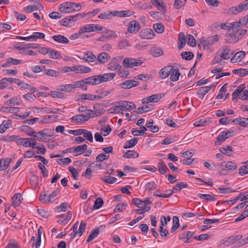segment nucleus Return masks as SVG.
Listing matches in <instances>:
<instances>
[{
  "label": "nucleus",
  "mask_w": 248,
  "mask_h": 248,
  "mask_svg": "<svg viewBox=\"0 0 248 248\" xmlns=\"http://www.w3.org/2000/svg\"><path fill=\"white\" fill-rule=\"evenodd\" d=\"M142 63V61L132 58L124 59L123 62L124 67L131 68L141 65Z\"/></svg>",
  "instance_id": "f257e3e1"
},
{
  "label": "nucleus",
  "mask_w": 248,
  "mask_h": 248,
  "mask_svg": "<svg viewBox=\"0 0 248 248\" xmlns=\"http://www.w3.org/2000/svg\"><path fill=\"white\" fill-rule=\"evenodd\" d=\"M247 9H248V4H242L232 7L228 10L227 14L229 15H236Z\"/></svg>",
  "instance_id": "f03ea898"
},
{
  "label": "nucleus",
  "mask_w": 248,
  "mask_h": 248,
  "mask_svg": "<svg viewBox=\"0 0 248 248\" xmlns=\"http://www.w3.org/2000/svg\"><path fill=\"white\" fill-rule=\"evenodd\" d=\"M81 29L83 33H85L101 31L103 28L98 24H90L82 27Z\"/></svg>",
  "instance_id": "7ed1b4c3"
},
{
  "label": "nucleus",
  "mask_w": 248,
  "mask_h": 248,
  "mask_svg": "<svg viewBox=\"0 0 248 248\" xmlns=\"http://www.w3.org/2000/svg\"><path fill=\"white\" fill-rule=\"evenodd\" d=\"M140 25L137 20H132L129 23L127 28V31L131 33H136L140 29Z\"/></svg>",
  "instance_id": "20e7f679"
},
{
  "label": "nucleus",
  "mask_w": 248,
  "mask_h": 248,
  "mask_svg": "<svg viewBox=\"0 0 248 248\" xmlns=\"http://www.w3.org/2000/svg\"><path fill=\"white\" fill-rule=\"evenodd\" d=\"M59 10L64 13H72V2H64L61 3L59 7Z\"/></svg>",
  "instance_id": "39448f33"
},
{
  "label": "nucleus",
  "mask_w": 248,
  "mask_h": 248,
  "mask_svg": "<svg viewBox=\"0 0 248 248\" xmlns=\"http://www.w3.org/2000/svg\"><path fill=\"white\" fill-rule=\"evenodd\" d=\"M140 36L143 39H151L155 36L153 30L150 28H146L142 30L140 32Z\"/></svg>",
  "instance_id": "423d86ee"
},
{
  "label": "nucleus",
  "mask_w": 248,
  "mask_h": 248,
  "mask_svg": "<svg viewBox=\"0 0 248 248\" xmlns=\"http://www.w3.org/2000/svg\"><path fill=\"white\" fill-rule=\"evenodd\" d=\"M150 2L154 6L156 7L158 10H161L164 12L167 11V6L162 0H151Z\"/></svg>",
  "instance_id": "0eeeda50"
},
{
  "label": "nucleus",
  "mask_w": 248,
  "mask_h": 248,
  "mask_svg": "<svg viewBox=\"0 0 248 248\" xmlns=\"http://www.w3.org/2000/svg\"><path fill=\"white\" fill-rule=\"evenodd\" d=\"M242 235L240 234L231 236L228 238V239L224 243V244L226 246H228L231 244H235V246L237 247L236 244L237 243V242L242 239Z\"/></svg>",
  "instance_id": "6e6552de"
},
{
  "label": "nucleus",
  "mask_w": 248,
  "mask_h": 248,
  "mask_svg": "<svg viewBox=\"0 0 248 248\" xmlns=\"http://www.w3.org/2000/svg\"><path fill=\"white\" fill-rule=\"evenodd\" d=\"M172 68L173 66L171 65H169L162 68L159 72L160 78L162 79H165L168 77L170 75Z\"/></svg>",
  "instance_id": "1a4fd4ad"
},
{
  "label": "nucleus",
  "mask_w": 248,
  "mask_h": 248,
  "mask_svg": "<svg viewBox=\"0 0 248 248\" xmlns=\"http://www.w3.org/2000/svg\"><path fill=\"white\" fill-rule=\"evenodd\" d=\"M110 59V56L106 52L99 53L96 57V60L100 63H105Z\"/></svg>",
  "instance_id": "9d476101"
},
{
  "label": "nucleus",
  "mask_w": 248,
  "mask_h": 248,
  "mask_svg": "<svg viewBox=\"0 0 248 248\" xmlns=\"http://www.w3.org/2000/svg\"><path fill=\"white\" fill-rule=\"evenodd\" d=\"M232 123L238 124L242 127H248V118L238 117L232 120Z\"/></svg>",
  "instance_id": "9b49d317"
},
{
  "label": "nucleus",
  "mask_w": 248,
  "mask_h": 248,
  "mask_svg": "<svg viewBox=\"0 0 248 248\" xmlns=\"http://www.w3.org/2000/svg\"><path fill=\"white\" fill-rule=\"evenodd\" d=\"M220 165L223 170H234L237 168L236 164L232 161L222 162Z\"/></svg>",
  "instance_id": "f8f14e48"
},
{
  "label": "nucleus",
  "mask_w": 248,
  "mask_h": 248,
  "mask_svg": "<svg viewBox=\"0 0 248 248\" xmlns=\"http://www.w3.org/2000/svg\"><path fill=\"white\" fill-rule=\"evenodd\" d=\"M134 14V12H131L129 10L126 11H114L113 15L114 16L119 17H129L132 16Z\"/></svg>",
  "instance_id": "ddd939ff"
},
{
  "label": "nucleus",
  "mask_w": 248,
  "mask_h": 248,
  "mask_svg": "<svg viewBox=\"0 0 248 248\" xmlns=\"http://www.w3.org/2000/svg\"><path fill=\"white\" fill-rule=\"evenodd\" d=\"M120 60V59L119 58L112 59L111 61L108 63V68L111 70L118 69L119 68H121V66L119 64Z\"/></svg>",
  "instance_id": "4468645a"
},
{
  "label": "nucleus",
  "mask_w": 248,
  "mask_h": 248,
  "mask_svg": "<svg viewBox=\"0 0 248 248\" xmlns=\"http://www.w3.org/2000/svg\"><path fill=\"white\" fill-rule=\"evenodd\" d=\"M211 89V86H203L200 88L197 91L198 96L203 99L204 95Z\"/></svg>",
  "instance_id": "2eb2a0df"
},
{
  "label": "nucleus",
  "mask_w": 248,
  "mask_h": 248,
  "mask_svg": "<svg viewBox=\"0 0 248 248\" xmlns=\"http://www.w3.org/2000/svg\"><path fill=\"white\" fill-rule=\"evenodd\" d=\"M22 195L18 193L14 195L12 198V205L16 207H18L21 203Z\"/></svg>",
  "instance_id": "dca6fc26"
},
{
  "label": "nucleus",
  "mask_w": 248,
  "mask_h": 248,
  "mask_svg": "<svg viewBox=\"0 0 248 248\" xmlns=\"http://www.w3.org/2000/svg\"><path fill=\"white\" fill-rule=\"evenodd\" d=\"M85 81L84 79H83L73 83V89L81 88L83 91H86L87 90V86H86Z\"/></svg>",
  "instance_id": "f3484780"
},
{
  "label": "nucleus",
  "mask_w": 248,
  "mask_h": 248,
  "mask_svg": "<svg viewBox=\"0 0 248 248\" xmlns=\"http://www.w3.org/2000/svg\"><path fill=\"white\" fill-rule=\"evenodd\" d=\"M57 90L58 91L70 93L73 90L72 84H63L57 86Z\"/></svg>",
  "instance_id": "a211bd4d"
},
{
  "label": "nucleus",
  "mask_w": 248,
  "mask_h": 248,
  "mask_svg": "<svg viewBox=\"0 0 248 248\" xmlns=\"http://www.w3.org/2000/svg\"><path fill=\"white\" fill-rule=\"evenodd\" d=\"M21 61L19 60L14 59L13 58H9L6 62L2 64V67H7L10 66L12 64L17 65L21 63Z\"/></svg>",
  "instance_id": "6ab92c4d"
},
{
  "label": "nucleus",
  "mask_w": 248,
  "mask_h": 248,
  "mask_svg": "<svg viewBox=\"0 0 248 248\" xmlns=\"http://www.w3.org/2000/svg\"><path fill=\"white\" fill-rule=\"evenodd\" d=\"M138 140V138H134L130 140L126 141L124 145V148L127 149L135 146L137 144Z\"/></svg>",
  "instance_id": "aec40b11"
},
{
  "label": "nucleus",
  "mask_w": 248,
  "mask_h": 248,
  "mask_svg": "<svg viewBox=\"0 0 248 248\" xmlns=\"http://www.w3.org/2000/svg\"><path fill=\"white\" fill-rule=\"evenodd\" d=\"M52 39L60 43L67 44L69 42L68 39L62 35H55L52 36Z\"/></svg>",
  "instance_id": "412c9836"
},
{
  "label": "nucleus",
  "mask_w": 248,
  "mask_h": 248,
  "mask_svg": "<svg viewBox=\"0 0 248 248\" xmlns=\"http://www.w3.org/2000/svg\"><path fill=\"white\" fill-rule=\"evenodd\" d=\"M158 170L159 172L162 174H165L167 170H168V168L165 165L163 160L161 159L157 164Z\"/></svg>",
  "instance_id": "4be33fe9"
},
{
  "label": "nucleus",
  "mask_w": 248,
  "mask_h": 248,
  "mask_svg": "<svg viewBox=\"0 0 248 248\" xmlns=\"http://www.w3.org/2000/svg\"><path fill=\"white\" fill-rule=\"evenodd\" d=\"M89 37V35L84 34L81 28L78 30V32L72 34L69 38L71 40H74L78 38H84Z\"/></svg>",
  "instance_id": "5701e85b"
},
{
  "label": "nucleus",
  "mask_w": 248,
  "mask_h": 248,
  "mask_svg": "<svg viewBox=\"0 0 248 248\" xmlns=\"http://www.w3.org/2000/svg\"><path fill=\"white\" fill-rule=\"evenodd\" d=\"M87 148L88 146L85 144L81 145H78L74 148L73 150V152L77 153L78 154L75 155V156H78V155H81L82 153H85V151L86 150V148Z\"/></svg>",
  "instance_id": "b1692460"
},
{
  "label": "nucleus",
  "mask_w": 248,
  "mask_h": 248,
  "mask_svg": "<svg viewBox=\"0 0 248 248\" xmlns=\"http://www.w3.org/2000/svg\"><path fill=\"white\" fill-rule=\"evenodd\" d=\"M99 233V228L98 227H96L92 231L91 234L88 237L86 240L87 242L89 243L90 241H92L94 238H95L96 237H97Z\"/></svg>",
  "instance_id": "393cba45"
},
{
  "label": "nucleus",
  "mask_w": 248,
  "mask_h": 248,
  "mask_svg": "<svg viewBox=\"0 0 248 248\" xmlns=\"http://www.w3.org/2000/svg\"><path fill=\"white\" fill-rule=\"evenodd\" d=\"M231 49L229 46H225L222 48V52L220 55V57L224 60H228L230 58V54Z\"/></svg>",
  "instance_id": "a878e982"
},
{
  "label": "nucleus",
  "mask_w": 248,
  "mask_h": 248,
  "mask_svg": "<svg viewBox=\"0 0 248 248\" xmlns=\"http://www.w3.org/2000/svg\"><path fill=\"white\" fill-rule=\"evenodd\" d=\"M180 75L179 69L178 68H174L173 67L172 70L170 74V79L172 81H176L178 80Z\"/></svg>",
  "instance_id": "bb28decb"
},
{
  "label": "nucleus",
  "mask_w": 248,
  "mask_h": 248,
  "mask_svg": "<svg viewBox=\"0 0 248 248\" xmlns=\"http://www.w3.org/2000/svg\"><path fill=\"white\" fill-rule=\"evenodd\" d=\"M153 109V105H144L138 108L137 113L139 114H141L144 112H147Z\"/></svg>",
  "instance_id": "cd10ccee"
},
{
  "label": "nucleus",
  "mask_w": 248,
  "mask_h": 248,
  "mask_svg": "<svg viewBox=\"0 0 248 248\" xmlns=\"http://www.w3.org/2000/svg\"><path fill=\"white\" fill-rule=\"evenodd\" d=\"M225 136H226V134L223 133V132H221L220 133V134L217 137V140L214 143V145L217 146L220 145L224 141H225L227 140L226 137H225Z\"/></svg>",
  "instance_id": "c85d7f7f"
},
{
  "label": "nucleus",
  "mask_w": 248,
  "mask_h": 248,
  "mask_svg": "<svg viewBox=\"0 0 248 248\" xmlns=\"http://www.w3.org/2000/svg\"><path fill=\"white\" fill-rule=\"evenodd\" d=\"M245 85L244 84L240 85L232 94V100L233 101L235 99L238 95L244 90Z\"/></svg>",
  "instance_id": "c756f323"
},
{
  "label": "nucleus",
  "mask_w": 248,
  "mask_h": 248,
  "mask_svg": "<svg viewBox=\"0 0 248 248\" xmlns=\"http://www.w3.org/2000/svg\"><path fill=\"white\" fill-rule=\"evenodd\" d=\"M225 40L228 43H235L238 42L233 32L231 33H227L226 35Z\"/></svg>",
  "instance_id": "7c9ffc66"
},
{
  "label": "nucleus",
  "mask_w": 248,
  "mask_h": 248,
  "mask_svg": "<svg viewBox=\"0 0 248 248\" xmlns=\"http://www.w3.org/2000/svg\"><path fill=\"white\" fill-rule=\"evenodd\" d=\"M102 33L104 34L108 40L117 37V35L114 31L109 30L106 29L102 32Z\"/></svg>",
  "instance_id": "2f4dec72"
},
{
  "label": "nucleus",
  "mask_w": 248,
  "mask_h": 248,
  "mask_svg": "<svg viewBox=\"0 0 248 248\" xmlns=\"http://www.w3.org/2000/svg\"><path fill=\"white\" fill-rule=\"evenodd\" d=\"M37 44H33V43H29V44H25L23 45H20L18 46H15V47L18 49L22 50V49H25L30 48H36L37 47Z\"/></svg>",
  "instance_id": "473e14b6"
},
{
  "label": "nucleus",
  "mask_w": 248,
  "mask_h": 248,
  "mask_svg": "<svg viewBox=\"0 0 248 248\" xmlns=\"http://www.w3.org/2000/svg\"><path fill=\"white\" fill-rule=\"evenodd\" d=\"M115 73H105L101 75L102 82L111 80L115 77Z\"/></svg>",
  "instance_id": "72a5a7b5"
},
{
  "label": "nucleus",
  "mask_w": 248,
  "mask_h": 248,
  "mask_svg": "<svg viewBox=\"0 0 248 248\" xmlns=\"http://www.w3.org/2000/svg\"><path fill=\"white\" fill-rule=\"evenodd\" d=\"M11 124V121L10 120L4 121L0 125V133H4Z\"/></svg>",
  "instance_id": "f704fd0d"
},
{
  "label": "nucleus",
  "mask_w": 248,
  "mask_h": 248,
  "mask_svg": "<svg viewBox=\"0 0 248 248\" xmlns=\"http://www.w3.org/2000/svg\"><path fill=\"white\" fill-rule=\"evenodd\" d=\"M114 11H107L105 12L100 14L98 17L103 19H108L111 18L112 17L114 16L113 15Z\"/></svg>",
  "instance_id": "c9c22d12"
},
{
  "label": "nucleus",
  "mask_w": 248,
  "mask_h": 248,
  "mask_svg": "<svg viewBox=\"0 0 248 248\" xmlns=\"http://www.w3.org/2000/svg\"><path fill=\"white\" fill-rule=\"evenodd\" d=\"M139 154L133 150H128L123 155L126 158H137L139 157Z\"/></svg>",
  "instance_id": "e433bc0d"
},
{
  "label": "nucleus",
  "mask_w": 248,
  "mask_h": 248,
  "mask_svg": "<svg viewBox=\"0 0 248 248\" xmlns=\"http://www.w3.org/2000/svg\"><path fill=\"white\" fill-rule=\"evenodd\" d=\"M49 56L50 58L53 59H59L62 58L61 54L59 51H56L51 48H50Z\"/></svg>",
  "instance_id": "4c0bfd02"
},
{
  "label": "nucleus",
  "mask_w": 248,
  "mask_h": 248,
  "mask_svg": "<svg viewBox=\"0 0 248 248\" xmlns=\"http://www.w3.org/2000/svg\"><path fill=\"white\" fill-rule=\"evenodd\" d=\"M200 44L203 45L204 49H208L210 48V46L212 45V43L209 38L205 39L204 37H203L200 41Z\"/></svg>",
  "instance_id": "58836bf2"
},
{
  "label": "nucleus",
  "mask_w": 248,
  "mask_h": 248,
  "mask_svg": "<svg viewBox=\"0 0 248 248\" xmlns=\"http://www.w3.org/2000/svg\"><path fill=\"white\" fill-rule=\"evenodd\" d=\"M60 23L61 25L64 27H70L73 26V24L70 16H68L67 17L62 18L60 21Z\"/></svg>",
  "instance_id": "ea45409f"
},
{
  "label": "nucleus",
  "mask_w": 248,
  "mask_h": 248,
  "mask_svg": "<svg viewBox=\"0 0 248 248\" xmlns=\"http://www.w3.org/2000/svg\"><path fill=\"white\" fill-rule=\"evenodd\" d=\"M245 25V23H243L242 19L239 20V21L234 22L232 23V26L233 27L232 32L239 31V28L243 27Z\"/></svg>",
  "instance_id": "a19ab883"
},
{
  "label": "nucleus",
  "mask_w": 248,
  "mask_h": 248,
  "mask_svg": "<svg viewBox=\"0 0 248 248\" xmlns=\"http://www.w3.org/2000/svg\"><path fill=\"white\" fill-rule=\"evenodd\" d=\"M86 56L87 58V62H94L96 61V57L95 55L90 51H87L86 52Z\"/></svg>",
  "instance_id": "79ce46f5"
},
{
  "label": "nucleus",
  "mask_w": 248,
  "mask_h": 248,
  "mask_svg": "<svg viewBox=\"0 0 248 248\" xmlns=\"http://www.w3.org/2000/svg\"><path fill=\"white\" fill-rule=\"evenodd\" d=\"M43 134L41 131L36 132L34 138H35L36 140L40 141L46 142L47 139L45 136H46V134Z\"/></svg>",
  "instance_id": "37998d69"
},
{
  "label": "nucleus",
  "mask_w": 248,
  "mask_h": 248,
  "mask_svg": "<svg viewBox=\"0 0 248 248\" xmlns=\"http://www.w3.org/2000/svg\"><path fill=\"white\" fill-rule=\"evenodd\" d=\"M16 143L18 145H22L26 147H30V145H31L29 140L27 138H19L17 140Z\"/></svg>",
  "instance_id": "c03bdc74"
},
{
  "label": "nucleus",
  "mask_w": 248,
  "mask_h": 248,
  "mask_svg": "<svg viewBox=\"0 0 248 248\" xmlns=\"http://www.w3.org/2000/svg\"><path fill=\"white\" fill-rule=\"evenodd\" d=\"M247 30L245 29H242L240 31L233 32L234 35H235L236 39H237L238 41L242 39V37L247 33Z\"/></svg>",
  "instance_id": "a18cd8bd"
},
{
  "label": "nucleus",
  "mask_w": 248,
  "mask_h": 248,
  "mask_svg": "<svg viewBox=\"0 0 248 248\" xmlns=\"http://www.w3.org/2000/svg\"><path fill=\"white\" fill-rule=\"evenodd\" d=\"M45 74L51 77H58L60 75L59 71L52 69H45Z\"/></svg>",
  "instance_id": "49530a36"
},
{
  "label": "nucleus",
  "mask_w": 248,
  "mask_h": 248,
  "mask_svg": "<svg viewBox=\"0 0 248 248\" xmlns=\"http://www.w3.org/2000/svg\"><path fill=\"white\" fill-rule=\"evenodd\" d=\"M49 96H51L53 98H58L62 99L64 97V94L62 93L57 91H51L48 93Z\"/></svg>",
  "instance_id": "de8ad7c7"
},
{
  "label": "nucleus",
  "mask_w": 248,
  "mask_h": 248,
  "mask_svg": "<svg viewBox=\"0 0 248 248\" xmlns=\"http://www.w3.org/2000/svg\"><path fill=\"white\" fill-rule=\"evenodd\" d=\"M198 196L200 198L202 199H204L207 201H213L216 200V198H215V197L213 196L210 194H202L199 193L198 194Z\"/></svg>",
  "instance_id": "09e8293b"
},
{
  "label": "nucleus",
  "mask_w": 248,
  "mask_h": 248,
  "mask_svg": "<svg viewBox=\"0 0 248 248\" xmlns=\"http://www.w3.org/2000/svg\"><path fill=\"white\" fill-rule=\"evenodd\" d=\"M120 87L123 89H130L133 87V84H132V80H126L119 84Z\"/></svg>",
  "instance_id": "8fccbe9b"
},
{
  "label": "nucleus",
  "mask_w": 248,
  "mask_h": 248,
  "mask_svg": "<svg viewBox=\"0 0 248 248\" xmlns=\"http://www.w3.org/2000/svg\"><path fill=\"white\" fill-rule=\"evenodd\" d=\"M181 57L183 59L186 61L191 60L194 57V54L192 52H183L181 54Z\"/></svg>",
  "instance_id": "3c124183"
},
{
  "label": "nucleus",
  "mask_w": 248,
  "mask_h": 248,
  "mask_svg": "<svg viewBox=\"0 0 248 248\" xmlns=\"http://www.w3.org/2000/svg\"><path fill=\"white\" fill-rule=\"evenodd\" d=\"M152 51L154 56L159 57L163 55V50L159 47H153Z\"/></svg>",
  "instance_id": "603ef678"
},
{
  "label": "nucleus",
  "mask_w": 248,
  "mask_h": 248,
  "mask_svg": "<svg viewBox=\"0 0 248 248\" xmlns=\"http://www.w3.org/2000/svg\"><path fill=\"white\" fill-rule=\"evenodd\" d=\"M68 205V202H62L60 206H57L54 208L55 212H60L61 211H65L66 210L67 207Z\"/></svg>",
  "instance_id": "864d4df0"
},
{
  "label": "nucleus",
  "mask_w": 248,
  "mask_h": 248,
  "mask_svg": "<svg viewBox=\"0 0 248 248\" xmlns=\"http://www.w3.org/2000/svg\"><path fill=\"white\" fill-rule=\"evenodd\" d=\"M100 179L105 182L108 184H113L117 181V178L110 176H105Z\"/></svg>",
  "instance_id": "5fc2aeb1"
},
{
  "label": "nucleus",
  "mask_w": 248,
  "mask_h": 248,
  "mask_svg": "<svg viewBox=\"0 0 248 248\" xmlns=\"http://www.w3.org/2000/svg\"><path fill=\"white\" fill-rule=\"evenodd\" d=\"M154 30L158 33H161L164 31V27L162 23H156L153 25Z\"/></svg>",
  "instance_id": "6e6d98bb"
},
{
  "label": "nucleus",
  "mask_w": 248,
  "mask_h": 248,
  "mask_svg": "<svg viewBox=\"0 0 248 248\" xmlns=\"http://www.w3.org/2000/svg\"><path fill=\"white\" fill-rule=\"evenodd\" d=\"M82 134L83 135L84 137L86 138L90 142H92L93 141V135L90 131L83 129V131L82 133Z\"/></svg>",
  "instance_id": "4d7b16f0"
},
{
  "label": "nucleus",
  "mask_w": 248,
  "mask_h": 248,
  "mask_svg": "<svg viewBox=\"0 0 248 248\" xmlns=\"http://www.w3.org/2000/svg\"><path fill=\"white\" fill-rule=\"evenodd\" d=\"M86 225L87 224L84 221H81L79 228L78 229V232H78V235L79 237H80L83 234L86 229Z\"/></svg>",
  "instance_id": "13d9d810"
},
{
  "label": "nucleus",
  "mask_w": 248,
  "mask_h": 248,
  "mask_svg": "<svg viewBox=\"0 0 248 248\" xmlns=\"http://www.w3.org/2000/svg\"><path fill=\"white\" fill-rule=\"evenodd\" d=\"M187 44L190 46L194 47L196 46V41L194 37L191 34H188L187 36Z\"/></svg>",
  "instance_id": "bf43d9fd"
},
{
  "label": "nucleus",
  "mask_w": 248,
  "mask_h": 248,
  "mask_svg": "<svg viewBox=\"0 0 248 248\" xmlns=\"http://www.w3.org/2000/svg\"><path fill=\"white\" fill-rule=\"evenodd\" d=\"M186 1V0H175L174 6L177 9H179L183 7Z\"/></svg>",
  "instance_id": "052dcab7"
},
{
  "label": "nucleus",
  "mask_w": 248,
  "mask_h": 248,
  "mask_svg": "<svg viewBox=\"0 0 248 248\" xmlns=\"http://www.w3.org/2000/svg\"><path fill=\"white\" fill-rule=\"evenodd\" d=\"M195 154V149H191L183 153L182 155L186 159H191V157Z\"/></svg>",
  "instance_id": "680f3d73"
},
{
  "label": "nucleus",
  "mask_w": 248,
  "mask_h": 248,
  "mask_svg": "<svg viewBox=\"0 0 248 248\" xmlns=\"http://www.w3.org/2000/svg\"><path fill=\"white\" fill-rule=\"evenodd\" d=\"M127 204L124 203L119 202L117 204L115 209L114 210V212L117 213V212H122L123 210H125Z\"/></svg>",
  "instance_id": "e2e57ef3"
},
{
  "label": "nucleus",
  "mask_w": 248,
  "mask_h": 248,
  "mask_svg": "<svg viewBox=\"0 0 248 248\" xmlns=\"http://www.w3.org/2000/svg\"><path fill=\"white\" fill-rule=\"evenodd\" d=\"M239 174L241 176H244L248 174V165L245 164L241 166L239 169Z\"/></svg>",
  "instance_id": "0e129e2a"
},
{
  "label": "nucleus",
  "mask_w": 248,
  "mask_h": 248,
  "mask_svg": "<svg viewBox=\"0 0 248 248\" xmlns=\"http://www.w3.org/2000/svg\"><path fill=\"white\" fill-rule=\"evenodd\" d=\"M11 162V159L9 158H6L2 160V170H6L9 166V165Z\"/></svg>",
  "instance_id": "69168bd1"
},
{
  "label": "nucleus",
  "mask_w": 248,
  "mask_h": 248,
  "mask_svg": "<svg viewBox=\"0 0 248 248\" xmlns=\"http://www.w3.org/2000/svg\"><path fill=\"white\" fill-rule=\"evenodd\" d=\"M104 203V202L101 198H98L94 202L93 207L95 209L100 208Z\"/></svg>",
  "instance_id": "338daca9"
},
{
  "label": "nucleus",
  "mask_w": 248,
  "mask_h": 248,
  "mask_svg": "<svg viewBox=\"0 0 248 248\" xmlns=\"http://www.w3.org/2000/svg\"><path fill=\"white\" fill-rule=\"evenodd\" d=\"M248 217V210L245 209L242 213L241 214L237 217L235 219L234 222H237L239 221H241L244 218H245L246 217Z\"/></svg>",
  "instance_id": "774afa93"
}]
</instances>
